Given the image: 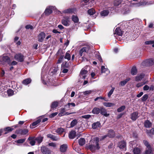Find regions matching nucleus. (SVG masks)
<instances>
[{
  "label": "nucleus",
  "mask_w": 154,
  "mask_h": 154,
  "mask_svg": "<svg viewBox=\"0 0 154 154\" xmlns=\"http://www.w3.org/2000/svg\"><path fill=\"white\" fill-rule=\"evenodd\" d=\"M14 130V128L10 127H8L4 128V131H7L8 133Z\"/></svg>",
  "instance_id": "obj_46"
},
{
  "label": "nucleus",
  "mask_w": 154,
  "mask_h": 154,
  "mask_svg": "<svg viewBox=\"0 0 154 154\" xmlns=\"http://www.w3.org/2000/svg\"><path fill=\"white\" fill-rule=\"evenodd\" d=\"M47 137L51 139L52 140L54 141H56L58 140V138L56 137H55L54 136L51 134H48L47 135Z\"/></svg>",
  "instance_id": "obj_32"
},
{
  "label": "nucleus",
  "mask_w": 154,
  "mask_h": 154,
  "mask_svg": "<svg viewBox=\"0 0 154 154\" xmlns=\"http://www.w3.org/2000/svg\"><path fill=\"white\" fill-rule=\"evenodd\" d=\"M100 108L94 107V108L92 111V113L95 114H98L100 113Z\"/></svg>",
  "instance_id": "obj_19"
},
{
  "label": "nucleus",
  "mask_w": 154,
  "mask_h": 154,
  "mask_svg": "<svg viewBox=\"0 0 154 154\" xmlns=\"http://www.w3.org/2000/svg\"><path fill=\"white\" fill-rule=\"evenodd\" d=\"M28 132V131L27 129H20L18 131L17 133L20 134L22 135H25Z\"/></svg>",
  "instance_id": "obj_24"
},
{
  "label": "nucleus",
  "mask_w": 154,
  "mask_h": 154,
  "mask_svg": "<svg viewBox=\"0 0 154 154\" xmlns=\"http://www.w3.org/2000/svg\"><path fill=\"white\" fill-rule=\"evenodd\" d=\"M154 42V41H146L145 44L146 45H152Z\"/></svg>",
  "instance_id": "obj_56"
},
{
  "label": "nucleus",
  "mask_w": 154,
  "mask_h": 154,
  "mask_svg": "<svg viewBox=\"0 0 154 154\" xmlns=\"http://www.w3.org/2000/svg\"><path fill=\"white\" fill-rule=\"evenodd\" d=\"M144 126L146 128H150L151 127L152 124L149 120H147L144 123Z\"/></svg>",
  "instance_id": "obj_18"
},
{
  "label": "nucleus",
  "mask_w": 154,
  "mask_h": 154,
  "mask_svg": "<svg viewBox=\"0 0 154 154\" xmlns=\"http://www.w3.org/2000/svg\"><path fill=\"white\" fill-rule=\"evenodd\" d=\"M145 154H154V152H153V150H152L151 147L150 148H146Z\"/></svg>",
  "instance_id": "obj_31"
},
{
  "label": "nucleus",
  "mask_w": 154,
  "mask_h": 154,
  "mask_svg": "<svg viewBox=\"0 0 154 154\" xmlns=\"http://www.w3.org/2000/svg\"><path fill=\"white\" fill-rule=\"evenodd\" d=\"M99 138L98 137H94L90 141V144L87 146L88 148L91 151L93 152L96 150L100 148L99 144Z\"/></svg>",
  "instance_id": "obj_1"
},
{
  "label": "nucleus",
  "mask_w": 154,
  "mask_h": 154,
  "mask_svg": "<svg viewBox=\"0 0 154 154\" xmlns=\"http://www.w3.org/2000/svg\"><path fill=\"white\" fill-rule=\"evenodd\" d=\"M104 99V100L105 101H106V100H105L104 99V98L102 97H97V98H95L94 99V101H97V100H99V99Z\"/></svg>",
  "instance_id": "obj_61"
},
{
  "label": "nucleus",
  "mask_w": 154,
  "mask_h": 154,
  "mask_svg": "<svg viewBox=\"0 0 154 154\" xmlns=\"http://www.w3.org/2000/svg\"><path fill=\"white\" fill-rule=\"evenodd\" d=\"M64 58L63 56H61L57 60V63H60L63 60Z\"/></svg>",
  "instance_id": "obj_55"
},
{
  "label": "nucleus",
  "mask_w": 154,
  "mask_h": 154,
  "mask_svg": "<svg viewBox=\"0 0 154 154\" xmlns=\"http://www.w3.org/2000/svg\"><path fill=\"white\" fill-rule=\"evenodd\" d=\"M115 34H116L119 36H122V32L120 29L118 27L116 28L115 30Z\"/></svg>",
  "instance_id": "obj_25"
},
{
  "label": "nucleus",
  "mask_w": 154,
  "mask_h": 154,
  "mask_svg": "<svg viewBox=\"0 0 154 154\" xmlns=\"http://www.w3.org/2000/svg\"><path fill=\"white\" fill-rule=\"evenodd\" d=\"M14 91L11 89H9L7 91V93L9 96H11L14 94Z\"/></svg>",
  "instance_id": "obj_40"
},
{
  "label": "nucleus",
  "mask_w": 154,
  "mask_h": 154,
  "mask_svg": "<svg viewBox=\"0 0 154 154\" xmlns=\"http://www.w3.org/2000/svg\"><path fill=\"white\" fill-rule=\"evenodd\" d=\"M91 117V115H85L84 116H82V118L85 119H88L90 118Z\"/></svg>",
  "instance_id": "obj_57"
},
{
  "label": "nucleus",
  "mask_w": 154,
  "mask_h": 154,
  "mask_svg": "<svg viewBox=\"0 0 154 154\" xmlns=\"http://www.w3.org/2000/svg\"><path fill=\"white\" fill-rule=\"evenodd\" d=\"M109 13L108 10H104L101 12L100 14L102 16H107Z\"/></svg>",
  "instance_id": "obj_30"
},
{
  "label": "nucleus",
  "mask_w": 154,
  "mask_h": 154,
  "mask_svg": "<svg viewBox=\"0 0 154 154\" xmlns=\"http://www.w3.org/2000/svg\"><path fill=\"white\" fill-rule=\"evenodd\" d=\"M85 140L84 138H80L79 141V143L80 146H83L85 143Z\"/></svg>",
  "instance_id": "obj_38"
},
{
  "label": "nucleus",
  "mask_w": 154,
  "mask_h": 154,
  "mask_svg": "<svg viewBox=\"0 0 154 154\" xmlns=\"http://www.w3.org/2000/svg\"><path fill=\"white\" fill-rule=\"evenodd\" d=\"M57 112H56L52 113L50 116V118H53L55 116L57 115Z\"/></svg>",
  "instance_id": "obj_64"
},
{
  "label": "nucleus",
  "mask_w": 154,
  "mask_h": 154,
  "mask_svg": "<svg viewBox=\"0 0 154 154\" xmlns=\"http://www.w3.org/2000/svg\"><path fill=\"white\" fill-rule=\"evenodd\" d=\"M148 96L147 94H144L141 98V100L143 101H144L148 99Z\"/></svg>",
  "instance_id": "obj_49"
},
{
  "label": "nucleus",
  "mask_w": 154,
  "mask_h": 154,
  "mask_svg": "<svg viewBox=\"0 0 154 154\" xmlns=\"http://www.w3.org/2000/svg\"><path fill=\"white\" fill-rule=\"evenodd\" d=\"M125 108V106H122L118 108L117 110L118 112H120L123 111Z\"/></svg>",
  "instance_id": "obj_48"
},
{
  "label": "nucleus",
  "mask_w": 154,
  "mask_h": 154,
  "mask_svg": "<svg viewBox=\"0 0 154 154\" xmlns=\"http://www.w3.org/2000/svg\"><path fill=\"white\" fill-rule=\"evenodd\" d=\"M41 119H38L37 121L33 122L32 125H30V128H35L36 125L38 124L41 122Z\"/></svg>",
  "instance_id": "obj_17"
},
{
  "label": "nucleus",
  "mask_w": 154,
  "mask_h": 154,
  "mask_svg": "<svg viewBox=\"0 0 154 154\" xmlns=\"http://www.w3.org/2000/svg\"><path fill=\"white\" fill-rule=\"evenodd\" d=\"M73 12V10L72 9H68L63 10L62 12L63 13L66 14V13H72Z\"/></svg>",
  "instance_id": "obj_43"
},
{
  "label": "nucleus",
  "mask_w": 154,
  "mask_h": 154,
  "mask_svg": "<svg viewBox=\"0 0 154 154\" xmlns=\"http://www.w3.org/2000/svg\"><path fill=\"white\" fill-rule=\"evenodd\" d=\"M14 58L16 60L20 62H23L24 60V57L21 54H15Z\"/></svg>",
  "instance_id": "obj_3"
},
{
  "label": "nucleus",
  "mask_w": 154,
  "mask_h": 154,
  "mask_svg": "<svg viewBox=\"0 0 154 154\" xmlns=\"http://www.w3.org/2000/svg\"><path fill=\"white\" fill-rule=\"evenodd\" d=\"M26 29H32L33 27L32 26L30 25H27L26 26Z\"/></svg>",
  "instance_id": "obj_63"
},
{
  "label": "nucleus",
  "mask_w": 154,
  "mask_h": 154,
  "mask_svg": "<svg viewBox=\"0 0 154 154\" xmlns=\"http://www.w3.org/2000/svg\"><path fill=\"white\" fill-rule=\"evenodd\" d=\"M130 78H128L126 79H125V80L122 81L120 83V84L122 86H124L127 83L128 81H129L130 80Z\"/></svg>",
  "instance_id": "obj_33"
},
{
  "label": "nucleus",
  "mask_w": 154,
  "mask_h": 154,
  "mask_svg": "<svg viewBox=\"0 0 154 154\" xmlns=\"http://www.w3.org/2000/svg\"><path fill=\"white\" fill-rule=\"evenodd\" d=\"M89 50V48L87 47H84L82 48L79 51V54L80 56H82L83 54H85Z\"/></svg>",
  "instance_id": "obj_13"
},
{
  "label": "nucleus",
  "mask_w": 154,
  "mask_h": 154,
  "mask_svg": "<svg viewBox=\"0 0 154 154\" xmlns=\"http://www.w3.org/2000/svg\"><path fill=\"white\" fill-rule=\"evenodd\" d=\"M71 106L73 107H74L75 106V103H68L65 106V107L67 108L68 109L70 108V106Z\"/></svg>",
  "instance_id": "obj_41"
},
{
  "label": "nucleus",
  "mask_w": 154,
  "mask_h": 154,
  "mask_svg": "<svg viewBox=\"0 0 154 154\" xmlns=\"http://www.w3.org/2000/svg\"><path fill=\"white\" fill-rule=\"evenodd\" d=\"M148 134L150 136L153 134H154V129L152 128L149 131L148 133Z\"/></svg>",
  "instance_id": "obj_52"
},
{
  "label": "nucleus",
  "mask_w": 154,
  "mask_h": 154,
  "mask_svg": "<svg viewBox=\"0 0 154 154\" xmlns=\"http://www.w3.org/2000/svg\"><path fill=\"white\" fill-rule=\"evenodd\" d=\"M103 105L106 107H111L115 105V104L112 103L105 102L103 103Z\"/></svg>",
  "instance_id": "obj_29"
},
{
  "label": "nucleus",
  "mask_w": 154,
  "mask_h": 154,
  "mask_svg": "<svg viewBox=\"0 0 154 154\" xmlns=\"http://www.w3.org/2000/svg\"><path fill=\"white\" fill-rule=\"evenodd\" d=\"M100 113L102 115L106 117L108 116L109 115V114L107 113V110L106 109L102 107H100Z\"/></svg>",
  "instance_id": "obj_14"
},
{
  "label": "nucleus",
  "mask_w": 154,
  "mask_h": 154,
  "mask_svg": "<svg viewBox=\"0 0 154 154\" xmlns=\"http://www.w3.org/2000/svg\"><path fill=\"white\" fill-rule=\"evenodd\" d=\"M115 88H112L109 91L108 94V96L109 98L111 97V95L113 94V92Z\"/></svg>",
  "instance_id": "obj_47"
},
{
  "label": "nucleus",
  "mask_w": 154,
  "mask_h": 154,
  "mask_svg": "<svg viewBox=\"0 0 154 154\" xmlns=\"http://www.w3.org/2000/svg\"><path fill=\"white\" fill-rule=\"evenodd\" d=\"M45 37V34L43 32H41L38 35V41L39 42H42Z\"/></svg>",
  "instance_id": "obj_12"
},
{
  "label": "nucleus",
  "mask_w": 154,
  "mask_h": 154,
  "mask_svg": "<svg viewBox=\"0 0 154 154\" xmlns=\"http://www.w3.org/2000/svg\"><path fill=\"white\" fill-rule=\"evenodd\" d=\"M115 133L112 130H110L109 131L108 134L107 135L103 136L102 137V139H104L107 137H114Z\"/></svg>",
  "instance_id": "obj_10"
},
{
  "label": "nucleus",
  "mask_w": 154,
  "mask_h": 154,
  "mask_svg": "<svg viewBox=\"0 0 154 154\" xmlns=\"http://www.w3.org/2000/svg\"><path fill=\"white\" fill-rule=\"evenodd\" d=\"M78 123V120L74 119L70 123V127L71 128L74 127Z\"/></svg>",
  "instance_id": "obj_37"
},
{
  "label": "nucleus",
  "mask_w": 154,
  "mask_h": 154,
  "mask_svg": "<svg viewBox=\"0 0 154 154\" xmlns=\"http://www.w3.org/2000/svg\"><path fill=\"white\" fill-rule=\"evenodd\" d=\"M88 75V71L85 69H82L80 72V75L84 79H85Z\"/></svg>",
  "instance_id": "obj_7"
},
{
  "label": "nucleus",
  "mask_w": 154,
  "mask_h": 154,
  "mask_svg": "<svg viewBox=\"0 0 154 154\" xmlns=\"http://www.w3.org/2000/svg\"><path fill=\"white\" fill-rule=\"evenodd\" d=\"M143 63L147 66H152L154 63V60L151 59H149L144 61Z\"/></svg>",
  "instance_id": "obj_9"
},
{
  "label": "nucleus",
  "mask_w": 154,
  "mask_h": 154,
  "mask_svg": "<svg viewBox=\"0 0 154 154\" xmlns=\"http://www.w3.org/2000/svg\"><path fill=\"white\" fill-rule=\"evenodd\" d=\"M67 145L66 144H63L60 146V151L62 152H65L67 149Z\"/></svg>",
  "instance_id": "obj_16"
},
{
  "label": "nucleus",
  "mask_w": 154,
  "mask_h": 154,
  "mask_svg": "<svg viewBox=\"0 0 154 154\" xmlns=\"http://www.w3.org/2000/svg\"><path fill=\"white\" fill-rule=\"evenodd\" d=\"M138 113L137 112L132 113L131 115V118L133 121H135L138 117Z\"/></svg>",
  "instance_id": "obj_15"
},
{
  "label": "nucleus",
  "mask_w": 154,
  "mask_h": 154,
  "mask_svg": "<svg viewBox=\"0 0 154 154\" xmlns=\"http://www.w3.org/2000/svg\"><path fill=\"white\" fill-rule=\"evenodd\" d=\"M1 61L2 62L7 63L8 64L10 63L11 60L9 57L6 56L4 55L1 57Z\"/></svg>",
  "instance_id": "obj_8"
},
{
  "label": "nucleus",
  "mask_w": 154,
  "mask_h": 154,
  "mask_svg": "<svg viewBox=\"0 0 154 154\" xmlns=\"http://www.w3.org/2000/svg\"><path fill=\"white\" fill-rule=\"evenodd\" d=\"M92 91H93L92 90L87 91H84L83 92V93L85 95L88 94H89L91 93Z\"/></svg>",
  "instance_id": "obj_59"
},
{
  "label": "nucleus",
  "mask_w": 154,
  "mask_h": 154,
  "mask_svg": "<svg viewBox=\"0 0 154 154\" xmlns=\"http://www.w3.org/2000/svg\"><path fill=\"white\" fill-rule=\"evenodd\" d=\"M58 102L57 101H55L52 103L51 106V107L52 109H54L58 106Z\"/></svg>",
  "instance_id": "obj_26"
},
{
  "label": "nucleus",
  "mask_w": 154,
  "mask_h": 154,
  "mask_svg": "<svg viewBox=\"0 0 154 154\" xmlns=\"http://www.w3.org/2000/svg\"><path fill=\"white\" fill-rule=\"evenodd\" d=\"M87 11L88 14L91 16L94 15L95 13V11L93 8L90 9Z\"/></svg>",
  "instance_id": "obj_35"
},
{
  "label": "nucleus",
  "mask_w": 154,
  "mask_h": 154,
  "mask_svg": "<svg viewBox=\"0 0 154 154\" xmlns=\"http://www.w3.org/2000/svg\"><path fill=\"white\" fill-rule=\"evenodd\" d=\"M72 19L74 23H78L79 20L78 17L75 15H72Z\"/></svg>",
  "instance_id": "obj_34"
},
{
  "label": "nucleus",
  "mask_w": 154,
  "mask_h": 154,
  "mask_svg": "<svg viewBox=\"0 0 154 154\" xmlns=\"http://www.w3.org/2000/svg\"><path fill=\"white\" fill-rule=\"evenodd\" d=\"M43 139V137H36L35 139V140L37 141L38 143H40L42 142Z\"/></svg>",
  "instance_id": "obj_45"
},
{
  "label": "nucleus",
  "mask_w": 154,
  "mask_h": 154,
  "mask_svg": "<svg viewBox=\"0 0 154 154\" xmlns=\"http://www.w3.org/2000/svg\"><path fill=\"white\" fill-rule=\"evenodd\" d=\"M31 81V79H30L27 78L23 80L22 82V83L24 85H26L30 83Z\"/></svg>",
  "instance_id": "obj_36"
},
{
  "label": "nucleus",
  "mask_w": 154,
  "mask_h": 154,
  "mask_svg": "<svg viewBox=\"0 0 154 154\" xmlns=\"http://www.w3.org/2000/svg\"><path fill=\"white\" fill-rule=\"evenodd\" d=\"M68 110V109L67 108L65 107V108H61L60 110V112L58 114V116H62L65 115H68L67 114L68 113V112H66V111H67Z\"/></svg>",
  "instance_id": "obj_6"
},
{
  "label": "nucleus",
  "mask_w": 154,
  "mask_h": 154,
  "mask_svg": "<svg viewBox=\"0 0 154 154\" xmlns=\"http://www.w3.org/2000/svg\"><path fill=\"white\" fill-rule=\"evenodd\" d=\"M137 72V70L135 66H133L131 69V73L132 75H136Z\"/></svg>",
  "instance_id": "obj_27"
},
{
  "label": "nucleus",
  "mask_w": 154,
  "mask_h": 154,
  "mask_svg": "<svg viewBox=\"0 0 154 154\" xmlns=\"http://www.w3.org/2000/svg\"><path fill=\"white\" fill-rule=\"evenodd\" d=\"M70 18L69 17H64L62 20V23L63 25L65 26H69L70 24Z\"/></svg>",
  "instance_id": "obj_2"
},
{
  "label": "nucleus",
  "mask_w": 154,
  "mask_h": 154,
  "mask_svg": "<svg viewBox=\"0 0 154 154\" xmlns=\"http://www.w3.org/2000/svg\"><path fill=\"white\" fill-rule=\"evenodd\" d=\"M149 87L147 85H145L143 88V89L144 91L148 90L149 89Z\"/></svg>",
  "instance_id": "obj_60"
},
{
  "label": "nucleus",
  "mask_w": 154,
  "mask_h": 154,
  "mask_svg": "<svg viewBox=\"0 0 154 154\" xmlns=\"http://www.w3.org/2000/svg\"><path fill=\"white\" fill-rule=\"evenodd\" d=\"M69 51H68L66 54L65 55L64 57V58L65 59H67L68 60H70L71 59V56L69 53Z\"/></svg>",
  "instance_id": "obj_39"
},
{
  "label": "nucleus",
  "mask_w": 154,
  "mask_h": 154,
  "mask_svg": "<svg viewBox=\"0 0 154 154\" xmlns=\"http://www.w3.org/2000/svg\"><path fill=\"white\" fill-rule=\"evenodd\" d=\"M25 140V139H20L17 140L15 142L18 143H23Z\"/></svg>",
  "instance_id": "obj_51"
},
{
  "label": "nucleus",
  "mask_w": 154,
  "mask_h": 154,
  "mask_svg": "<svg viewBox=\"0 0 154 154\" xmlns=\"http://www.w3.org/2000/svg\"><path fill=\"white\" fill-rule=\"evenodd\" d=\"M118 146L121 149L124 150H126V144L125 142L124 141L119 142L118 144Z\"/></svg>",
  "instance_id": "obj_5"
},
{
  "label": "nucleus",
  "mask_w": 154,
  "mask_h": 154,
  "mask_svg": "<svg viewBox=\"0 0 154 154\" xmlns=\"http://www.w3.org/2000/svg\"><path fill=\"white\" fill-rule=\"evenodd\" d=\"M122 0H115L114 2V6L116 7H120L121 6V3Z\"/></svg>",
  "instance_id": "obj_21"
},
{
  "label": "nucleus",
  "mask_w": 154,
  "mask_h": 154,
  "mask_svg": "<svg viewBox=\"0 0 154 154\" xmlns=\"http://www.w3.org/2000/svg\"><path fill=\"white\" fill-rule=\"evenodd\" d=\"M143 143L144 145L146 146V148H151V146L147 140H144Z\"/></svg>",
  "instance_id": "obj_42"
},
{
  "label": "nucleus",
  "mask_w": 154,
  "mask_h": 154,
  "mask_svg": "<svg viewBox=\"0 0 154 154\" xmlns=\"http://www.w3.org/2000/svg\"><path fill=\"white\" fill-rule=\"evenodd\" d=\"M144 75L143 74H141L140 75L137 76L135 77V81H139L141 80V79L144 77Z\"/></svg>",
  "instance_id": "obj_28"
},
{
  "label": "nucleus",
  "mask_w": 154,
  "mask_h": 154,
  "mask_svg": "<svg viewBox=\"0 0 154 154\" xmlns=\"http://www.w3.org/2000/svg\"><path fill=\"white\" fill-rule=\"evenodd\" d=\"M129 12V9L127 8L125 9H124L122 11V12L124 14H126L128 13Z\"/></svg>",
  "instance_id": "obj_54"
},
{
  "label": "nucleus",
  "mask_w": 154,
  "mask_h": 154,
  "mask_svg": "<svg viewBox=\"0 0 154 154\" xmlns=\"http://www.w3.org/2000/svg\"><path fill=\"white\" fill-rule=\"evenodd\" d=\"M145 83H146L145 82H143L138 83L136 85V87H137L139 88L140 87L143 86Z\"/></svg>",
  "instance_id": "obj_58"
},
{
  "label": "nucleus",
  "mask_w": 154,
  "mask_h": 154,
  "mask_svg": "<svg viewBox=\"0 0 154 154\" xmlns=\"http://www.w3.org/2000/svg\"><path fill=\"white\" fill-rule=\"evenodd\" d=\"M48 145L49 146H52L54 147H55L56 146L55 143H49L48 144Z\"/></svg>",
  "instance_id": "obj_62"
},
{
  "label": "nucleus",
  "mask_w": 154,
  "mask_h": 154,
  "mask_svg": "<svg viewBox=\"0 0 154 154\" xmlns=\"http://www.w3.org/2000/svg\"><path fill=\"white\" fill-rule=\"evenodd\" d=\"M28 139L29 140H31L29 143L32 146H34L35 145V142L34 140H32L31 138L30 137Z\"/></svg>",
  "instance_id": "obj_53"
},
{
  "label": "nucleus",
  "mask_w": 154,
  "mask_h": 154,
  "mask_svg": "<svg viewBox=\"0 0 154 154\" xmlns=\"http://www.w3.org/2000/svg\"><path fill=\"white\" fill-rule=\"evenodd\" d=\"M101 71L102 73H105L106 72H109V71L107 68H105L104 66H102L101 67Z\"/></svg>",
  "instance_id": "obj_44"
},
{
  "label": "nucleus",
  "mask_w": 154,
  "mask_h": 154,
  "mask_svg": "<svg viewBox=\"0 0 154 154\" xmlns=\"http://www.w3.org/2000/svg\"><path fill=\"white\" fill-rule=\"evenodd\" d=\"M76 132L75 131H72L69 134V138L74 139L76 135Z\"/></svg>",
  "instance_id": "obj_20"
},
{
  "label": "nucleus",
  "mask_w": 154,
  "mask_h": 154,
  "mask_svg": "<svg viewBox=\"0 0 154 154\" xmlns=\"http://www.w3.org/2000/svg\"><path fill=\"white\" fill-rule=\"evenodd\" d=\"M100 123L99 122L94 123L92 125V128L94 129H96L100 126Z\"/></svg>",
  "instance_id": "obj_22"
},
{
  "label": "nucleus",
  "mask_w": 154,
  "mask_h": 154,
  "mask_svg": "<svg viewBox=\"0 0 154 154\" xmlns=\"http://www.w3.org/2000/svg\"><path fill=\"white\" fill-rule=\"evenodd\" d=\"M141 152L140 148L135 147L133 150V152L134 154H140Z\"/></svg>",
  "instance_id": "obj_23"
},
{
  "label": "nucleus",
  "mask_w": 154,
  "mask_h": 154,
  "mask_svg": "<svg viewBox=\"0 0 154 154\" xmlns=\"http://www.w3.org/2000/svg\"><path fill=\"white\" fill-rule=\"evenodd\" d=\"M41 150L43 154H50L51 153V151L48 148L45 146L42 147Z\"/></svg>",
  "instance_id": "obj_11"
},
{
  "label": "nucleus",
  "mask_w": 154,
  "mask_h": 154,
  "mask_svg": "<svg viewBox=\"0 0 154 154\" xmlns=\"http://www.w3.org/2000/svg\"><path fill=\"white\" fill-rule=\"evenodd\" d=\"M55 8V6H49L46 8L44 12V13L45 15H48L52 12V10L54 9Z\"/></svg>",
  "instance_id": "obj_4"
},
{
  "label": "nucleus",
  "mask_w": 154,
  "mask_h": 154,
  "mask_svg": "<svg viewBox=\"0 0 154 154\" xmlns=\"http://www.w3.org/2000/svg\"><path fill=\"white\" fill-rule=\"evenodd\" d=\"M64 131V129L62 128H58L57 130V132L59 134H61Z\"/></svg>",
  "instance_id": "obj_50"
}]
</instances>
